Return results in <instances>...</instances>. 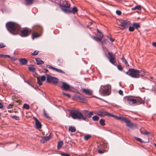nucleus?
Here are the masks:
<instances>
[{
    "instance_id": "obj_1",
    "label": "nucleus",
    "mask_w": 156,
    "mask_h": 156,
    "mask_svg": "<svg viewBox=\"0 0 156 156\" xmlns=\"http://www.w3.org/2000/svg\"><path fill=\"white\" fill-rule=\"evenodd\" d=\"M6 26L9 32L14 34H17L20 29L19 25L14 22H8L6 23Z\"/></svg>"
},
{
    "instance_id": "obj_2",
    "label": "nucleus",
    "mask_w": 156,
    "mask_h": 156,
    "mask_svg": "<svg viewBox=\"0 0 156 156\" xmlns=\"http://www.w3.org/2000/svg\"><path fill=\"white\" fill-rule=\"evenodd\" d=\"M70 114L73 119H81L88 121V119L84 117L83 114L78 111H73L70 112Z\"/></svg>"
},
{
    "instance_id": "obj_3",
    "label": "nucleus",
    "mask_w": 156,
    "mask_h": 156,
    "mask_svg": "<svg viewBox=\"0 0 156 156\" xmlns=\"http://www.w3.org/2000/svg\"><path fill=\"white\" fill-rule=\"evenodd\" d=\"M119 28L123 30L126 29L131 25V23L130 21L127 20H123L120 22L119 25Z\"/></svg>"
},
{
    "instance_id": "obj_4",
    "label": "nucleus",
    "mask_w": 156,
    "mask_h": 156,
    "mask_svg": "<svg viewBox=\"0 0 156 156\" xmlns=\"http://www.w3.org/2000/svg\"><path fill=\"white\" fill-rule=\"evenodd\" d=\"M126 73V74L132 77L138 78V70L136 69L130 68Z\"/></svg>"
},
{
    "instance_id": "obj_5",
    "label": "nucleus",
    "mask_w": 156,
    "mask_h": 156,
    "mask_svg": "<svg viewBox=\"0 0 156 156\" xmlns=\"http://www.w3.org/2000/svg\"><path fill=\"white\" fill-rule=\"evenodd\" d=\"M70 4L66 1H63L62 4L60 5V8L64 12L66 13L67 10L70 7Z\"/></svg>"
},
{
    "instance_id": "obj_6",
    "label": "nucleus",
    "mask_w": 156,
    "mask_h": 156,
    "mask_svg": "<svg viewBox=\"0 0 156 156\" xmlns=\"http://www.w3.org/2000/svg\"><path fill=\"white\" fill-rule=\"evenodd\" d=\"M108 59L109 62L113 65H115L116 62L115 55L112 52H108Z\"/></svg>"
},
{
    "instance_id": "obj_7",
    "label": "nucleus",
    "mask_w": 156,
    "mask_h": 156,
    "mask_svg": "<svg viewBox=\"0 0 156 156\" xmlns=\"http://www.w3.org/2000/svg\"><path fill=\"white\" fill-rule=\"evenodd\" d=\"M47 82L48 83H52L56 84L58 82V80L57 78L52 77L49 75H47Z\"/></svg>"
},
{
    "instance_id": "obj_8",
    "label": "nucleus",
    "mask_w": 156,
    "mask_h": 156,
    "mask_svg": "<svg viewBox=\"0 0 156 156\" xmlns=\"http://www.w3.org/2000/svg\"><path fill=\"white\" fill-rule=\"evenodd\" d=\"M97 114L99 116L101 117H104L105 116L107 115L111 117V114L106 111H103L102 110H100L98 111Z\"/></svg>"
},
{
    "instance_id": "obj_9",
    "label": "nucleus",
    "mask_w": 156,
    "mask_h": 156,
    "mask_svg": "<svg viewBox=\"0 0 156 156\" xmlns=\"http://www.w3.org/2000/svg\"><path fill=\"white\" fill-rule=\"evenodd\" d=\"M31 32V30H28L26 29H23L20 31V35L22 37H26L29 35Z\"/></svg>"
},
{
    "instance_id": "obj_10",
    "label": "nucleus",
    "mask_w": 156,
    "mask_h": 156,
    "mask_svg": "<svg viewBox=\"0 0 156 156\" xmlns=\"http://www.w3.org/2000/svg\"><path fill=\"white\" fill-rule=\"evenodd\" d=\"M74 99L82 103H85L86 101V98L85 97H81L80 96L77 95L74 96Z\"/></svg>"
},
{
    "instance_id": "obj_11",
    "label": "nucleus",
    "mask_w": 156,
    "mask_h": 156,
    "mask_svg": "<svg viewBox=\"0 0 156 156\" xmlns=\"http://www.w3.org/2000/svg\"><path fill=\"white\" fill-rule=\"evenodd\" d=\"M78 11V10L77 9V8L76 7L74 6L72 8V9H71L70 7L69 9L67 10V11L66 13H72L73 14H75Z\"/></svg>"
},
{
    "instance_id": "obj_12",
    "label": "nucleus",
    "mask_w": 156,
    "mask_h": 156,
    "mask_svg": "<svg viewBox=\"0 0 156 156\" xmlns=\"http://www.w3.org/2000/svg\"><path fill=\"white\" fill-rule=\"evenodd\" d=\"M46 77L44 76H39L37 77V83L40 85H42V82L45 80Z\"/></svg>"
},
{
    "instance_id": "obj_13",
    "label": "nucleus",
    "mask_w": 156,
    "mask_h": 156,
    "mask_svg": "<svg viewBox=\"0 0 156 156\" xmlns=\"http://www.w3.org/2000/svg\"><path fill=\"white\" fill-rule=\"evenodd\" d=\"M47 66L48 67L49 69H52L54 70H55L58 73H64L65 72L63 71L61 69H59L56 68H54L52 66L49 65H47Z\"/></svg>"
},
{
    "instance_id": "obj_14",
    "label": "nucleus",
    "mask_w": 156,
    "mask_h": 156,
    "mask_svg": "<svg viewBox=\"0 0 156 156\" xmlns=\"http://www.w3.org/2000/svg\"><path fill=\"white\" fill-rule=\"evenodd\" d=\"M82 92L85 94L89 95H92V91L88 89L83 88L82 89Z\"/></svg>"
},
{
    "instance_id": "obj_15",
    "label": "nucleus",
    "mask_w": 156,
    "mask_h": 156,
    "mask_svg": "<svg viewBox=\"0 0 156 156\" xmlns=\"http://www.w3.org/2000/svg\"><path fill=\"white\" fill-rule=\"evenodd\" d=\"M51 133L48 136H44L42 138L41 140V142L42 143H44L46 142L47 141L49 140L51 138Z\"/></svg>"
},
{
    "instance_id": "obj_16",
    "label": "nucleus",
    "mask_w": 156,
    "mask_h": 156,
    "mask_svg": "<svg viewBox=\"0 0 156 156\" xmlns=\"http://www.w3.org/2000/svg\"><path fill=\"white\" fill-rule=\"evenodd\" d=\"M33 30H36L39 32H41L42 31V27H41L38 25H35L33 27Z\"/></svg>"
},
{
    "instance_id": "obj_17",
    "label": "nucleus",
    "mask_w": 156,
    "mask_h": 156,
    "mask_svg": "<svg viewBox=\"0 0 156 156\" xmlns=\"http://www.w3.org/2000/svg\"><path fill=\"white\" fill-rule=\"evenodd\" d=\"M36 127L39 130L41 128L42 125L40 122L37 119L35 118Z\"/></svg>"
},
{
    "instance_id": "obj_18",
    "label": "nucleus",
    "mask_w": 156,
    "mask_h": 156,
    "mask_svg": "<svg viewBox=\"0 0 156 156\" xmlns=\"http://www.w3.org/2000/svg\"><path fill=\"white\" fill-rule=\"evenodd\" d=\"M62 87L63 90H68L70 88L69 85L65 82L62 83Z\"/></svg>"
},
{
    "instance_id": "obj_19",
    "label": "nucleus",
    "mask_w": 156,
    "mask_h": 156,
    "mask_svg": "<svg viewBox=\"0 0 156 156\" xmlns=\"http://www.w3.org/2000/svg\"><path fill=\"white\" fill-rule=\"evenodd\" d=\"M128 103L130 105H133L136 103V99L132 98H128L127 99Z\"/></svg>"
},
{
    "instance_id": "obj_20",
    "label": "nucleus",
    "mask_w": 156,
    "mask_h": 156,
    "mask_svg": "<svg viewBox=\"0 0 156 156\" xmlns=\"http://www.w3.org/2000/svg\"><path fill=\"white\" fill-rule=\"evenodd\" d=\"M19 61L20 64L22 65L26 64L27 63V61L24 58L20 59L19 60Z\"/></svg>"
},
{
    "instance_id": "obj_21",
    "label": "nucleus",
    "mask_w": 156,
    "mask_h": 156,
    "mask_svg": "<svg viewBox=\"0 0 156 156\" xmlns=\"http://www.w3.org/2000/svg\"><path fill=\"white\" fill-rule=\"evenodd\" d=\"M103 94L104 96L108 95L110 94V92L108 88L103 90Z\"/></svg>"
},
{
    "instance_id": "obj_22",
    "label": "nucleus",
    "mask_w": 156,
    "mask_h": 156,
    "mask_svg": "<svg viewBox=\"0 0 156 156\" xmlns=\"http://www.w3.org/2000/svg\"><path fill=\"white\" fill-rule=\"evenodd\" d=\"M25 4L27 5H30L33 4L34 0H24Z\"/></svg>"
},
{
    "instance_id": "obj_23",
    "label": "nucleus",
    "mask_w": 156,
    "mask_h": 156,
    "mask_svg": "<svg viewBox=\"0 0 156 156\" xmlns=\"http://www.w3.org/2000/svg\"><path fill=\"white\" fill-rule=\"evenodd\" d=\"M136 103L138 105H139L141 104H144V102L143 100L140 98H138L136 100Z\"/></svg>"
},
{
    "instance_id": "obj_24",
    "label": "nucleus",
    "mask_w": 156,
    "mask_h": 156,
    "mask_svg": "<svg viewBox=\"0 0 156 156\" xmlns=\"http://www.w3.org/2000/svg\"><path fill=\"white\" fill-rule=\"evenodd\" d=\"M0 57H3L5 58H9L11 59H13L14 60H15V59H14L13 57H11L10 56L8 55H0Z\"/></svg>"
},
{
    "instance_id": "obj_25",
    "label": "nucleus",
    "mask_w": 156,
    "mask_h": 156,
    "mask_svg": "<svg viewBox=\"0 0 156 156\" xmlns=\"http://www.w3.org/2000/svg\"><path fill=\"white\" fill-rule=\"evenodd\" d=\"M36 60L37 65H41L44 63V62L40 60L39 58H37L36 59Z\"/></svg>"
},
{
    "instance_id": "obj_26",
    "label": "nucleus",
    "mask_w": 156,
    "mask_h": 156,
    "mask_svg": "<svg viewBox=\"0 0 156 156\" xmlns=\"http://www.w3.org/2000/svg\"><path fill=\"white\" fill-rule=\"evenodd\" d=\"M145 75L144 72L143 71H139L138 70V78L140 76H144Z\"/></svg>"
},
{
    "instance_id": "obj_27",
    "label": "nucleus",
    "mask_w": 156,
    "mask_h": 156,
    "mask_svg": "<svg viewBox=\"0 0 156 156\" xmlns=\"http://www.w3.org/2000/svg\"><path fill=\"white\" fill-rule=\"evenodd\" d=\"M39 36V34L36 32L33 33L32 34V37L33 39H34L35 38L38 37Z\"/></svg>"
},
{
    "instance_id": "obj_28",
    "label": "nucleus",
    "mask_w": 156,
    "mask_h": 156,
    "mask_svg": "<svg viewBox=\"0 0 156 156\" xmlns=\"http://www.w3.org/2000/svg\"><path fill=\"white\" fill-rule=\"evenodd\" d=\"M125 122L126 123V126L129 127H131L133 125L132 124L130 123V121L128 119Z\"/></svg>"
},
{
    "instance_id": "obj_29",
    "label": "nucleus",
    "mask_w": 156,
    "mask_h": 156,
    "mask_svg": "<svg viewBox=\"0 0 156 156\" xmlns=\"http://www.w3.org/2000/svg\"><path fill=\"white\" fill-rule=\"evenodd\" d=\"M63 144V143L62 141H59L58 143L57 148L58 149H59L61 148Z\"/></svg>"
},
{
    "instance_id": "obj_30",
    "label": "nucleus",
    "mask_w": 156,
    "mask_h": 156,
    "mask_svg": "<svg viewBox=\"0 0 156 156\" xmlns=\"http://www.w3.org/2000/svg\"><path fill=\"white\" fill-rule=\"evenodd\" d=\"M111 117H112L115 118V119H116L117 120H121L122 116L118 117L116 115H113V114H111Z\"/></svg>"
},
{
    "instance_id": "obj_31",
    "label": "nucleus",
    "mask_w": 156,
    "mask_h": 156,
    "mask_svg": "<svg viewBox=\"0 0 156 156\" xmlns=\"http://www.w3.org/2000/svg\"><path fill=\"white\" fill-rule=\"evenodd\" d=\"M133 25L136 29H138L140 27V24L138 23H134L133 24Z\"/></svg>"
},
{
    "instance_id": "obj_32",
    "label": "nucleus",
    "mask_w": 156,
    "mask_h": 156,
    "mask_svg": "<svg viewBox=\"0 0 156 156\" xmlns=\"http://www.w3.org/2000/svg\"><path fill=\"white\" fill-rule=\"evenodd\" d=\"M69 131H71V132H74L76 131V129L74 127L70 126L69 127Z\"/></svg>"
},
{
    "instance_id": "obj_33",
    "label": "nucleus",
    "mask_w": 156,
    "mask_h": 156,
    "mask_svg": "<svg viewBox=\"0 0 156 156\" xmlns=\"http://www.w3.org/2000/svg\"><path fill=\"white\" fill-rule=\"evenodd\" d=\"M99 123L102 126L105 125V120L103 119H101L99 120Z\"/></svg>"
},
{
    "instance_id": "obj_34",
    "label": "nucleus",
    "mask_w": 156,
    "mask_h": 156,
    "mask_svg": "<svg viewBox=\"0 0 156 156\" xmlns=\"http://www.w3.org/2000/svg\"><path fill=\"white\" fill-rule=\"evenodd\" d=\"M23 109L28 110L30 108V106L27 104H24L23 106Z\"/></svg>"
},
{
    "instance_id": "obj_35",
    "label": "nucleus",
    "mask_w": 156,
    "mask_h": 156,
    "mask_svg": "<svg viewBox=\"0 0 156 156\" xmlns=\"http://www.w3.org/2000/svg\"><path fill=\"white\" fill-rule=\"evenodd\" d=\"M43 114L44 116L47 119H50V117L48 115L47 113L45 112V109H44L43 110Z\"/></svg>"
},
{
    "instance_id": "obj_36",
    "label": "nucleus",
    "mask_w": 156,
    "mask_h": 156,
    "mask_svg": "<svg viewBox=\"0 0 156 156\" xmlns=\"http://www.w3.org/2000/svg\"><path fill=\"white\" fill-rule=\"evenodd\" d=\"M122 62H124L126 65L127 66H129L128 63L124 57H122Z\"/></svg>"
},
{
    "instance_id": "obj_37",
    "label": "nucleus",
    "mask_w": 156,
    "mask_h": 156,
    "mask_svg": "<svg viewBox=\"0 0 156 156\" xmlns=\"http://www.w3.org/2000/svg\"><path fill=\"white\" fill-rule=\"evenodd\" d=\"M141 133L143 134L148 135L150 134L149 132H147L145 130H144L140 131Z\"/></svg>"
},
{
    "instance_id": "obj_38",
    "label": "nucleus",
    "mask_w": 156,
    "mask_h": 156,
    "mask_svg": "<svg viewBox=\"0 0 156 156\" xmlns=\"http://www.w3.org/2000/svg\"><path fill=\"white\" fill-rule=\"evenodd\" d=\"M91 136L90 134L84 136V139L85 140H87Z\"/></svg>"
},
{
    "instance_id": "obj_39",
    "label": "nucleus",
    "mask_w": 156,
    "mask_h": 156,
    "mask_svg": "<svg viewBox=\"0 0 156 156\" xmlns=\"http://www.w3.org/2000/svg\"><path fill=\"white\" fill-rule=\"evenodd\" d=\"M11 118L16 120H20L19 117L16 115L12 116H11Z\"/></svg>"
},
{
    "instance_id": "obj_40",
    "label": "nucleus",
    "mask_w": 156,
    "mask_h": 156,
    "mask_svg": "<svg viewBox=\"0 0 156 156\" xmlns=\"http://www.w3.org/2000/svg\"><path fill=\"white\" fill-rule=\"evenodd\" d=\"M28 69L30 71L32 72H34L35 70V69L32 66L29 67L28 68Z\"/></svg>"
},
{
    "instance_id": "obj_41",
    "label": "nucleus",
    "mask_w": 156,
    "mask_h": 156,
    "mask_svg": "<svg viewBox=\"0 0 156 156\" xmlns=\"http://www.w3.org/2000/svg\"><path fill=\"white\" fill-rule=\"evenodd\" d=\"M92 119L94 121H97L99 120V118L98 116L95 115L93 117Z\"/></svg>"
},
{
    "instance_id": "obj_42",
    "label": "nucleus",
    "mask_w": 156,
    "mask_h": 156,
    "mask_svg": "<svg viewBox=\"0 0 156 156\" xmlns=\"http://www.w3.org/2000/svg\"><path fill=\"white\" fill-rule=\"evenodd\" d=\"M129 31L132 32L134 31V28L133 27H129Z\"/></svg>"
},
{
    "instance_id": "obj_43",
    "label": "nucleus",
    "mask_w": 156,
    "mask_h": 156,
    "mask_svg": "<svg viewBox=\"0 0 156 156\" xmlns=\"http://www.w3.org/2000/svg\"><path fill=\"white\" fill-rule=\"evenodd\" d=\"M93 112H90L87 115V117L89 118L91 117L92 115H93Z\"/></svg>"
},
{
    "instance_id": "obj_44",
    "label": "nucleus",
    "mask_w": 156,
    "mask_h": 156,
    "mask_svg": "<svg viewBox=\"0 0 156 156\" xmlns=\"http://www.w3.org/2000/svg\"><path fill=\"white\" fill-rule=\"evenodd\" d=\"M38 51L36 50L32 53V55L33 56L36 55L38 54Z\"/></svg>"
},
{
    "instance_id": "obj_45",
    "label": "nucleus",
    "mask_w": 156,
    "mask_h": 156,
    "mask_svg": "<svg viewBox=\"0 0 156 156\" xmlns=\"http://www.w3.org/2000/svg\"><path fill=\"white\" fill-rule=\"evenodd\" d=\"M6 45L3 43H0V48H3L5 47Z\"/></svg>"
},
{
    "instance_id": "obj_46",
    "label": "nucleus",
    "mask_w": 156,
    "mask_h": 156,
    "mask_svg": "<svg viewBox=\"0 0 156 156\" xmlns=\"http://www.w3.org/2000/svg\"><path fill=\"white\" fill-rule=\"evenodd\" d=\"M101 42L102 45L105 44H106V41L105 39L102 40V39H101Z\"/></svg>"
},
{
    "instance_id": "obj_47",
    "label": "nucleus",
    "mask_w": 156,
    "mask_h": 156,
    "mask_svg": "<svg viewBox=\"0 0 156 156\" xmlns=\"http://www.w3.org/2000/svg\"><path fill=\"white\" fill-rule=\"evenodd\" d=\"M127 119L126 118L124 117H121V121L125 122L127 120Z\"/></svg>"
},
{
    "instance_id": "obj_48",
    "label": "nucleus",
    "mask_w": 156,
    "mask_h": 156,
    "mask_svg": "<svg viewBox=\"0 0 156 156\" xmlns=\"http://www.w3.org/2000/svg\"><path fill=\"white\" fill-rule=\"evenodd\" d=\"M60 154L62 156H70L69 154L65 153H61Z\"/></svg>"
},
{
    "instance_id": "obj_49",
    "label": "nucleus",
    "mask_w": 156,
    "mask_h": 156,
    "mask_svg": "<svg viewBox=\"0 0 156 156\" xmlns=\"http://www.w3.org/2000/svg\"><path fill=\"white\" fill-rule=\"evenodd\" d=\"M117 68L120 71H122V67L120 65H118L117 66Z\"/></svg>"
},
{
    "instance_id": "obj_50",
    "label": "nucleus",
    "mask_w": 156,
    "mask_h": 156,
    "mask_svg": "<svg viewBox=\"0 0 156 156\" xmlns=\"http://www.w3.org/2000/svg\"><path fill=\"white\" fill-rule=\"evenodd\" d=\"M95 40L98 42H101V39L100 37H97Z\"/></svg>"
},
{
    "instance_id": "obj_51",
    "label": "nucleus",
    "mask_w": 156,
    "mask_h": 156,
    "mask_svg": "<svg viewBox=\"0 0 156 156\" xmlns=\"http://www.w3.org/2000/svg\"><path fill=\"white\" fill-rule=\"evenodd\" d=\"M62 94L64 95L67 96L69 98H70L71 97V95L68 94H66L64 93H62Z\"/></svg>"
},
{
    "instance_id": "obj_52",
    "label": "nucleus",
    "mask_w": 156,
    "mask_h": 156,
    "mask_svg": "<svg viewBox=\"0 0 156 156\" xmlns=\"http://www.w3.org/2000/svg\"><path fill=\"white\" fill-rule=\"evenodd\" d=\"M83 112L84 113L85 115L87 117V115H88L89 113V111L87 110H84Z\"/></svg>"
},
{
    "instance_id": "obj_53",
    "label": "nucleus",
    "mask_w": 156,
    "mask_h": 156,
    "mask_svg": "<svg viewBox=\"0 0 156 156\" xmlns=\"http://www.w3.org/2000/svg\"><path fill=\"white\" fill-rule=\"evenodd\" d=\"M116 14L119 15H120L121 14V12L119 10H116Z\"/></svg>"
},
{
    "instance_id": "obj_54",
    "label": "nucleus",
    "mask_w": 156,
    "mask_h": 156,
    "mask_svg": "<svg viewBox=\"0 0 156 156\" xmlns=\"http://www.w3.org/2000/svg\"><path fill=\"white\" fill-rule=\"evenodd\" d=\"M99 37L101 39H102L103 37V33L101 32V33H100Z\"/></svg>"
},
{
    "instance_id": "obj_55",
    "label": "nucleus",
    "mask_w": 156,
    "mask_h": 156,
    "mask_svg": "<svg viewBox=\"0 0 156 156\" xmlns=\"http://www.w3.org/2000/svg\"><path fill=\"white\" fill-rule=\"evenodd\" d=\"M107 37L112 42H113L114 41V39L112 38L111 37L108 36Z\"/></svg>"
},
{
    "instance_id": "obj_56",
    "label": "nucleus",
    "mask_w": 156,
    "mask_h": 156,
    "mask_svg": "<svg viewBox=\"0 0 156 156\" xmlns=\"http://www.w3.org/2000/svg\"><path fill=\"white\" fill-rule=\"evenodd\" d=\"M135 8H136V9L139 10H140L141 9V7L140 6L138 5L135 6Z\"/></svg>"
},
{
    "instance_id": "obj_57",
    "label": "nucleus",
    "mask_w": 156,
    "mask_h": 156,
    "mask_svg": "<svg viewBox=\"0 0 156 156\" xmlns=\"http://www.w3.org/2000/svg\"><path fill=\"white\" fill-rule=\"evenodd\" d=\"M119 94H120V95H123V92L122 91L120 90H119Z\"/></svg>"
},
{
    "instance_id": "obj_58",
    "label": "nucleus",
    "mask_w": 156,
    "mask_h": 156,
    "mask_svg": "<svg viewBox=\"0 0 156 156\" xmlns=\"http://www.w3.org/2000/svg\"><path fill=\"white\" fill-rule=\"evenodd\" d=\"M136 140H137L138 141H139L140 142H142V140L141 139H140V138H136Z\"/></svg>"
},
{
    "instance_id": "obj_59",
    "label": "nucleus",
    "mask_w": 156,
    "mask_h": 156,
    "mask_svg": "<svg viewBox=\"0 0 156 156\" xmlns=\"http://www.w3.org/2000/svg\"><path fill=\"white\" fill-rule=\"evenodd\" d=\"M98 153H99L101 154H103L104 153V151H102L101 150H98Z\"/></svg>"
},
{
    "instance_id": "obj_60",
    "label": "nucleus",
    "mask_w": 156,
    "mask_h": 156,
    "mask_svg": "<svg viewBox=\"0 0 156 156\" xmlns=\"http://www.w3.org/2000/svg\"><path fill=\"white\" fill-rule=\"evenodd\" d=\"M13 106L12 105L9 104L8 106V108H12V106Z\"/></svg>"
},
{
    "instance_id": "obj_61",
    "label": "nucleus",
    "mask_w": 156,
    "mask_h": 156,
    "mask_svg": "<svg viewBox=\"0 0 156 156\" xmlns=\"http://www.w3.org/2000/svg\"><path fill=\"white\" fill-rule=\"evenodd\" d=\"M3 107V105L0 102V108H2Z\"/></svg>"
},
{
    "instance_id": "obj_62",
    "label": "nucleus",
    "mask_w": 156,
    "mask_h": 156,
    "mask_svg": "<svg viewBox=\"0 0 156 156\" xmlns=\"http://www.w3.org/2000/svg\"><path fill=\"white\" fill-rule=\"evenodd\" d=\"M91 37L94 40H95V39H96V38L97 37H95L94 36H91Z\"/></svg>"
},
{
    "instance_id": "obj_63",
    "label": "nucleus",
    "mask_w": 156,
    "mask_h": 156,
    "mask_svg": "<svg viewBox=\"0 0 156 156\" xmlns=\"http://www.w3.org/2000/svg\"><path fill=\"white\" fill-rule=\"evenodd\" d=\"M152 45L155 47L156 48V42H153V43H152Z\"/></svg>"
},
{
    "instance_id": "obj_64",
    "label": "nucleus",
    "mask_w": 156,
    "mask_h": 156,
    "mask_svg": "<svg viewBox=\"0 0 156 156\" xmlns=\"http://www.w3.org/2000/svg\"><path fill=\"white\" fill-rule=\"evenodd\" d=\"M97 31H98V33H101V31H99L98 29H97Z\"/></svg>"
}]
</instances>
